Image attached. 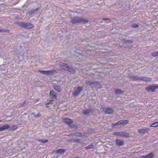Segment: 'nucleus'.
<instances>
[{
    "instance_id": "1",
    "label": "nucleus",
    "mask_w": 158,
    "mask_h": 158,
    "mask_svg": "<svg viewBox=\"0 0 158 158\" xmlns=\"http://www.w3.org/2000/svg\"><path fill=\"white\" fill-rule=\"evenodd\" d=\"M70 22L73 24H74L77 23H88L89 21L83 17H76L73 18Z\"/></svg>"
},
{
    "instance_id": "2",
    "label": "nucleus",
    "mask_w": 158,
    "mask_h": 158,
    "mask_svg": "<svg viewBox=\"0 0 158 158\" xmlns=\"http://www.w3.org/2000/svg\"><path fill=\"white\" fill-rule=\"evenodd\" d=\"M59 65L64 70L68 71L73 73L75 72V70L72 67L69 66L66 64L60 62Z\"/></svg>"
},
{
    "instance_id": "3",
    "label": "nucleus",
    "mask_w": 158,
    "mask_h": 158,
    "mask_svg": "<svg viewBox=\"0 0 158 158\" xmlns=\"http://www.w3.org/2000/svg\"><path fill=\"white\" fill-rule=\"evenodd\" d=\"M18 25L20 27L27 29H31L34 27L33 24L30 23H24L21 22H19Z\"/></svg>"
},
{
    "instance_id": "4",
    "label": "nucleus",
    "mask_w": 158,
    "mask_h": 158,
    "mask_svg": "<svg viewBox=\"0 0 158 158\" xmlns=\"http://www.w3.org/2000/svg\"><path fill=\"white\" fill-rule=\"evenodd\" d=\"M85 83L87 85L91 87H94L97 88H101L102 86L98 82L89 81H85Z\"/></svg>"
},
{
    "instance_id": "5",
    "label": "nucleus",
    "mask_w": 158,
    "mask_h": 158,
    "mask_svg": "<svg viewBox=\"0 0 158 158\" xmlns=\"http://www.w3.org/2000/svg\"><path fill=\"white\" fill-rule=\"evenodd\" d=\"M113 134L116 136L123 137L125 138H127L129 136V133L125 131H121L119 132H114Z\"/></svg>"
},
{
    "instance_id": "6",
    "label": "nucleus",
    "mask_w": 158,
    "mask_h": 158,
    "mask_svg": "<svg viewBox=\"0 0 158 158\" xmlns=\"http://www.w3.org/2000/svg\"><path fill=\"white\" fill-rule=\"evenodd\" d=\"M157 88H158V85H150L149 86L147 87L146 89L149 92H154L155 89Z\"/></svg>"
},
{
    "instance_id": "7",
    "label": "nucleus",
    "mask_w": 158,
    "mask_h": 158,
    "mask_svg": "<svg viewBox=\"0 0 158 158\" xmlns=\"http://www.w3.org/2000/svg\"><path fill=\"white\" fill-rule=\"evenodd\" d=\"M111 126L113 128H120L123 127V124L122 122H120V120L116 123H112Z\"/></svg>"
},
{
    "instance_id": "8",
    "label": "nucleus",
    "mask_w": 158,
    "mask_h": 158,
    "mask_svg": "<svg viewBox=\"0 0 158 158\" xmlns=\"http://www.w3.org/2000/svg\"><path fill=\"white\" fill-rule=\"evenodd\" d=\"M38 71L43 74L47 75L52 74L54 73V71L53 70L47 71L39 70Z\"/></svg>"
},
{
    "instance_id": "9",
    "label": "nucleus",
    "mask_w": 158,
    "mask_h": 158,
    "mask_svg": "<svg viewBox=\"0 0 158 158\" xmlns=\"http://www.w3.org/2000/svg\"><path fill=\"white\" fill-rule=\"evenodd\" d=\"M138 80L139 81L145 82H150L152 81L151 78H150L142 76H139Z\"/></svg>"
},
{
    "instance_id": "10",
    "label": "nucleus",
    "mask_w": 158,
    "mask_h": 158,
    "mask_svg": "<svg viewBox=\"0 0 158 158\" xmlns=\"http://www.w3.org/2000/svg\"><path fill=\"white\" fill-rule=\"evenodd\" d=\"M49 96L51 99L54 100L57 98L56 93L52 90L50 91Z\"/></svg>"
},
{
    "instance_id": "11",
    "label": "nucleus",
    "mask_w": 158,
    "mask_h": 158,
    "mask_svg": "<svg viewBox=\"0 0 158 158\" xmlns=\"http://www.w3.org/2000/svg\"><path fill=\"white\" fill-rule=\"evenodd\" d=\"M103 110L105 113L108 114H112L113 112V110L112 108L109 107H107L103 109Z\"/></svg>"
},
{
    "instance_id": "12",
    "label": "nucleus",
    "mask_w": 158,
    "mask_h": 158,
    "mask_svg": "<svg viewBox=\"0 0 158 158\" xmlns=\"http://www.w3.org/2000/svg\"><path fill=\"white\" fill-rule=\"evenodd\" d=\"M83 90L82 87H78L77 90L75 91L73 93V96L77 97L78 96L80 93Z\"/></svg>"
},
{
    "instance_id": "13",
    "label": "nucleus",
    "mask_w": 158,
    "mask_h": 158,
    "mask_svg": "<svg viewBox=\"0 0 158 158\" xmlns=\"http://www.w3.org/2000/svg\"><path fill=\"white\" fill-rule=\"evenodd\" d=\"M149 129L148 128H147L146 129H139L138 130V132L141 134H144L147 131H149Z\"/></svg>"
},
{
    "instance_id": "14",
    "label": "nucleus",
    "mask_w": 158,
    "mask_h": 158,
    "mask_svg": "<svg viewBox=\"0 0 158 158\" xmlns=\"http://www.w3.org/2000/svg\"><path fill=\"white\" fill-rule=\"evenodd\" d=\"M116 143L117 145L119 146H122L124 144V142L120 139H116Z\"/></svg>"
},
{
    "instance_id": "15",
    "label": "nucleus",
    "mask_w": 158,
    "mask_h": 158,
    "mask_svg": "<svg viewBox=\"0 0 158 158\" xmlns=\"http://www.w3.org/2000/svg\"><path fill=\"white\" fill-rule=\"evenodd\" d=\"M64 122L66 124L69 125H70L73 122V121L70 119L68 118H65L64 119Z\"/></svg>"
},
{
    "instance_id": "16",
    "label": "nucleus",
    "mask_w": 158,
    "mask_h": 158,
    "mask_svg": "<svg viewBox=\"0 0 158 158\" xmlns=\"http://www.w3.org/2000/svg\"><path fill=\"white\" fill-rule=\"evenodd\" d=\"M53 88L55 90L58 92H60L61 91V88L60 85H54L53 86Z\"/></svg>"
},
{
    "instance_id": "17",
    "label": "nucleus",
    "mask_w": 158,
    "mask_h": 158,
    "mask_svg": "<svg viewBox=\"0 0 158 158\" xmlns=\"http://www.w3.org/2000/svg\"><path fill=\"white\" fill-rule=\"evenodd\" d=\"M65 149H59L56 150L55 152L57 154H62L65 152Z\"/></svg>"
},
{
    "instance_id": "18",
    "label": "nucleus",
    "mask_w": 158,
    "mask_h": 158,
    "mask_svg": "<svg viewBox=\"0 0 158 158\" xmlns=\"http://www.w3.org/2000/svg\"><path fill=\"white\" fill-rule=\"evenodd\" d=\"M93 111L92 110H84L83 111V113L85 115H87L89 113H92Z\"/></svg>"
},
{
    "instance_id": "19",
    "label": "nucleus",
    "mask_w": 158,
    "mask_h": 158,
    "mask_svg": "<svg viewBox=\"0 0 158 158\" xmlns=\"http://www.w3.org/2000/svg\"><path fill=\"white\" fill-rule=\"evenodd\" d=\"M120 122H122L123 127L128 123L129 121L128 120H121Z\"/></svg>"
},
{
    "instance_id": "20",
    "label": "nucleus",
    "mask_w": 158,
    "mask_h": 158,
    "mask_svg": "<svg viewBox=\"0 0 158 158\" xmlns=\"http://www.w3.org/2000/svg\"><path fill=\"white\" fill-rule=\"evenodd\" d=\"M10 127V125L8 124H6L1 127L2 130H4L9 128Z\"/></svg>"
},
{
    "instance_id": "21",
    "label": "nucleus",
    "mask_w": 158,
    "mask_h": 158,
    "mask_svg": "<svg viewBox=\"0 0 158 158\" xmlns=\"http://www.w3.org/2000/svg\"><path fill=\"white\" fill-rule=\"evenodd\" d=\"M130 77L131 79L135 81H139V77L137 76H131Z\"/></svg>"
},
{
    "instance_id": "22",
    "label": "nucleus",
    "mask_w": 158,
    "mask_h": 158,
    "mask_svg": "<svg viewBox=\"0 0 158 158\" xmlns=\"http://www.w3.org/2000/svg\"><path fill=\"white\" fill-rule=\"evenodd\" d=\"M116 95H119L123 93V92L119 89H117L115 90V91Z\"/></svg>"
},
{
    "instance_id": "23",
    "label": "nucleus",
    "mask_w": 158,
    "mask_h": 158,
    "mask_svg": "<svg viewBox=\"0 0 158 158\" xmlns=\"http://www.w3.org/2000/svg\"><path fill=\"white\" fill-rule=\"evenodd\" d=\"M146 158H152L153 156L152 152L146 155Z\"/></svg>"
},
{
    "instance_id": "24",
    "label": "nucleus",
    "mask_w": 158,
    "mask_h": 158,
    "mask_svg": "<svg viewBox=\"0 0 158 158\" xmlns=\"http://www.w3.org/2000/svg\"><path fill=\"white\" fill-rule=\"evenodd\" d=\"M150 127H158V122L154 123L150 125Z\"/></svg>"
},
{
    "instance_id": "25",
    "label": "nucleus",
    "mask_w": 158,
    "mask_h": 158,
    "mask_svg": "<svg viewBox=\"0 0 158 158\" xmlns=\"http://www.w3.org/2000/svg\"><path fill=\"white\" fill-rule=\"evenodd\" d=\"M94 147V145L93 144H90L87 146L85 147V149H92Z\"/></svg>"
},
{
    "instance_id": "26",
    "label": "nucleus",
    "mask_w": 158,
    "mask_h": 158,
    "mask_svg": "<svg viewBox=\"0 0 158 158\" xmlns=\"http://www.w3.org/2000/svg\"><path fill=\"white\" fill-rule=\"evenodd\" d=\"M73 135L74 136H77V137H80L82 135V134L81 133L78 132L77 133H74Z\"/></svg>"
},
{
    "instance_id": "27",
    "label": "nucleus",
    "mask_w": 158,
    "mask_h": 158,
    "mask_svg": "<svg viewBox=\"0 0 158 158\" xmlns=\"http://www.w3.org/2000/svg\"><path fill=\"white\" fill-rule=\"evenodd\" d=\"M15 54L17 56H19L21 55V52L18 51H15Z\"/></svg>"
},
{
    "instance_id": "28",
    "label": "nucleus",
    "mask_w": 158,
    "mask_h": 158,
    "mask_svg": "<svg viewBox=\"0 0 158 158\" xmlns=\"http://www.w3.org/2000/svg\"><path fill=\"white\" fill-rule=\"evenodd\" d=\"M52 100H50L48 101V102H47L45 104L47 106L46 107H48V106H47V105L49 104H52Z\"/></svg>"
},
{
    "instance_id": "29",
    "label": "nucleus",
    "mask_w": 158,
    "mask_h": 158,
    "mask_svg": "<svg viewBox=\"0 0 158 158\" xmlns=\"http://www.w3.org/2000/svg\"><path fill=\"white\" fill-rule=\"evenodd\" d=\"M17 127L16 126L13 125L11 127V128L10 130H11L14 131V130H16L17 129Z\"/></svg>"
},
{
    "instance_id": "30",
    "label": "nucleus",
    "mask_w": 158,
    "mask_h": 158,
    "mask_svg": "<svg viewBox=\"0 0 158 158\" xmlns=\"http://www.w3.org/2000/svg\"><path fill=\"white\" fill-rule=\"evenodd\" d=\"M9 30L8 29L7 30H5V29H0V32H9Z\"/></svg>"
},
{
    "instance_id": "31",
    "label": "nucleus",
    "mask_w": 158,
    "mask_h": 158,
    "mask_svg": "<svg viewBox=\"0 0 158 158\" xmlns=\"http://www.w3.org/2000/svg\"><path fill=\"white\" fill-rule=\"evenodd\" d=\"M151 55L153 56H157V51L152 52L151 53Z\"/></svg>"
},
{
    "instance_id": "32",
    "label": "nucleus",
    "mask_w": 158,
    "mask_h": 158,
    "mask_svg": "<svg viewBox=\"0 0 158 158\" xmlns=\"http://www.w3.org/2000/svg\"><path fill=\"white\" fill-rule=\"evenodd\" d=\"M41 116V114L40 113H38L34 115L33 116V117L35 118H38L40 117Z\"/></svg>"
},
{
    "instance_id": "33",
    "label": "nucleus",
    "mask_w": 158,
    "mask_h": 158,
    "mask_svg": "<svg viewBox=\"0 0 158 158\" xmlns=\"http://www.w3.org/2000/svg\"><path fill=\"white\" fill-rule=\"evenodd\" d=\"M36 10H30L29 11V13L30 14H32L34 13V12H35Z\"/></svg>"
},
{
    "instance_id": "34",
    "label": "nucleus",
    "mask_w": 158,
    "mask_h": 158,
    "mask_svg": "<svg viewBox=\"0 0 158 158\" xmlns=\"http://www.w3.org/2000/svg\"><path fill=\"white\" fill-rule=\"evenodd\" d=\"M73 141L77 143H79L80 142V140L79 139H74V140Z\"/></svg>"
},
{
    "instance_id": "35",
    "label": "nucleus",
    "mask_w": 158,
    "mask_h": 158,
    "mask_svg": "<svg viewBox=\"0 0 158 158\" xmlns=\"http://www.w3.org/2000/svg\"><path fill=\"white\" fill-rule=\"evenodd\" d=\"M41 142H42L44 143H46L47 142H48V140L47 139L45 140H42L41 139L40 141Z\"/></svg>"
},
{
    "instance_id": "36",
    "label": "nucleus",
    "mask_w": 158,
    "mask_h": 158,
    "mask_svg": "<svg viewBox=\"0 0 158 158\" xmlns=\"http://www.w3.org/2000/svg\"><path fill=\"white\" fill-rule=\"evenodd\" d=\"M126 42L127 43H128L131 44L132 43V41L131 40H127Z\"/></svg>"
},
{
    "instance_id": "37",
    "label": "nucleus",
    "mask_w": 158,
    "mask_h": 158,
    "mask_svg": "<svg viewBox=\"0 0 158 158\" xmlns=\"http://www.w3.org/2000/svg\"><path fill=\"white\" fill-rule=\"evenodd\" d=\"M26 101H25L23 103H21L19 105V106H24V104L26 102Z\"/></svg>"
},
{
    "instance_id": "38",
    "label": "nucleus",
    "mask_w": 158,
    "mask_h": 158,
    "mask_svg": "<svg viewBox=\"0 0 158 158\" xmlns=\"http://www.w3.org/2000/svg\"><path fill=\"white\" fill-rule=\"evenodd\" d=\"M132 27H138V26L137 24H134L133 25Z\"/></svg>"
},
{
    "instance_id": "39",
    "label": "nucleus",
    "mask_w": 158,
    "mask_h": 158,
    "mask_svg": "<svg viewBox=\"0 0 158 158\" xmlns=\"http://www.w3.org/2000/svg\"><path fill=\"white\" fill-rule=\"evenodd\" d=\"M140 158H146V156H140Z\"/></svg>"
},
{
    "instance_id": "40",
    "label": "nucleus",
    "mask_w": 158,
    "mask_h": 158,
    "mask_svg": "<svg viewBox=\"0 0 158 158\" xmlns=\"http://www.w3.org/2000/svg\"><path fill=\"white\" fill-rule=\"evenodd\" d=\"M103 19L105 21L106 20V21H107V20H108V21H110V19H107V18H104V19Z\"/></svg>"
},
{
    "instance_id": "41",
    "label": "nucleus",
    "mask_w": 158,
    "mask_h": 158,
    "mask_svg": "<svg viewBox=\"0 0 158 158\" xmlns=\"http://www.w3.org/2000/svg\"><path fill=\"white\" fill-rule=\"evenodd\" d=\"M71 127L73 128H74L75 127V125L74 124H73L71 126Z\"/></svg>"
},
{
    "instance_id": "42",
    "label": "nucleus",
    "mask_w": 158,
    "mask_h": 158,
    "mask_svg": "<svg viewBox=\"0 0 158 158\" xmlns=\"http://www.w3.org/2000/svg\"><path fill=\"white\" fill-rule=\"evenodd\" d=\"M2 131V128L1 127L0 128V131Z\"/></svg>"
},
{
    "instance_id": "43",
    "label": "nucleus",
    "mask_w": 158,
    "mask_h": 158,
    "mask_svg": "<svg viewBox=\"0 0 158 158\" xmlns=\"http://www.w3.org/2000/svg\"><path fill=\"white\" fill-rule=\"evenodd\" d=\"M2 122V120H0V122Z\"/></svg>"
},
{
    "instance_id": "44",
    "label": "nucleus",
    "mask_w": 158,
    "mask_h": 158,
    "mask_svg": "<svg viewBox=\"0 0 158 158\" xmlns=\"http://www.w3.org/2000/svg\"><path fill=\"white\" fill-rule=\"evenodd\" d=\"M157 56H158V51H157Z\"/></svg>"
}]
</instances>
